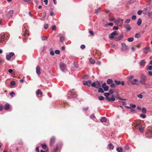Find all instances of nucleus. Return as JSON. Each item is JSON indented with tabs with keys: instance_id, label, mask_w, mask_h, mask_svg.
<instances>
[{
	"instance_id": "35",
	"label": "nucleus",
	"mask_w": 152,
	"mask_h": 152,
	"mask_svg": "<svg viewBox=\"0 0 152 152\" xmlns=\"http://www.w3.org/2000/svg\"><path fill=\"white\" fill-rule=\"evenodd\" d=\"M110 95L109 93H105L104 94V95L106 97V98H108V96Z\"/></svg>"
},
{
	"instance_id": "28",
	"label": "nucleus",
	"mask_w": 152,
	"mask_h": 152,
	"mask_svg": "<svg viewBox=\"0 0 152 152\" xmlns=\"http://www.w3.org/2000/svg\"><path fill=\"white\" fill-rule=\"evenodd\" d=\"M116 150L118 152H123V149L121 147H118L116 149Z\"/></svg>"
},
{
	"instance_id": "2",
	"label": "nucleus",
	"mask_w": 152,
	"mask_h": 152,
	"mask_svg": "<svg viewBox=\"0 0 152 152\" xmlns=\"http://www.w3.org/2000/svg\"><path fill=\"white\" fill-rule=\"evenodd\" d=\"M77 95L75 92L74 91H70L68 94V97H70L71 98L75 99L77 97Z\"/></svg>"
},
{
	"instance_id": "13",
	"label": "nucleus",
	"mask_w": 152,
	"mask_h": 152,
	"mask_svg": "<svg viewBox=\"0 0 152 152\" xmlns=\"http://www.w3.org/2000/svg\"><path fill=\"white\" fill-rule=\"evenodd\" d=\"M106 99L109 102L114 101L115 100L114 96L113 95H112L111 98H106Z\"/></svg>"
},
{
	"instance_id": "7",
	"label": "nucleus",
	"mask_w": 152,
	"mask_h": 152,
	"mask_svg": "<svg viewBox=\"0 0 152 152\" xmlns=\"http://www.w3.org/2000/svg\"><path fill=\"white\" fill-rule=\"evenodd\" d=\"M55 138L54 137H52L50 140V145L51 146H52L54 144L55 142Z\"/></svg>"
},
{
	"instance_id": "33",
	"label": "nucleus",
	"mask_w": 152,
	"mask_h": 152,
	"mask_svg": "<svg viewBox=\"0 0 152 152\" xmlns=\"http://www.w3.org/2000/svg\"><path fill=\"white\" fill-rule=\"evenodd\" d=\"M100 8H98L95 10V13L96 14H97L99 12H101Z\"/></svg>"
},
{
	"instance_id": "37",
	"label": "nucleus",
	"mask_w": 152,
	"mask_h": 152,
	"mask_svg": "<svg viewBox=\"0 0 152 152\" xmlns=\"http://www.w3.org/2000/svg\"><path fill=\"white\" fill-rule=\"evenodd\" d=\"M134 38L133 37H130L127 40L129 42H132L133 41Z\"/></svg>"
},
{
	"instance_id": "14",
	"label": "nucleus",
	"mask_w": 152,
	"mask_h": 152,
	"mask_svg": "<svg viewBox=\"0 0 152 152\" xmlns=\"http://www.w3.org/2000/svg\"><path fill=\"white\" fill-rule=\"evenodd\" d=\"M60 68L62 71H64L66 68V66L63 64H60Z\"/></svg>"
},
{
	"instance_id": "19",
	"label": "nucleus",
	"mask_w": 152,
	"mask_h": 152,
	"mask_svg": "<svg viewBox=\"0 0 152 152\" xmlns=\"http://www.w3.org/2000/svg\"><path fill=\"white\" fill-rule=\"evenodd\" d=\"M142 123L140 122H137L136 125V127L138 129L140 127L142 126Z\"/></svg>"
},
{
	"instance_id": "49",
	"label": "nucleus",
	"mask_w": 152,
	"mask_h": 152,
	"mask_svg": "<svg viewBox=\"0 0 152 152\" xmlns=\"http://www.w3.org/2000/svg\"><path fill=\"white\" fill-rule=\"evenodd\" d=\"M42 148L43 149H45L47 147V145L45 144H42Z\"/></svg>"
},
{
	"instance_id": "24",
	"label": "nucleus",
	"mask_w": 152,
	"mask_h": 152,
	"mask_svg": "<svg viewBox=\"0 0 152 152\" xmlns=\"http://www.w3.org/2000/svg\"><path fill=\"white\" fill-rule=\"evenodd\" d=\"M107 83L108 84H110L112 83H113V81L112 80L109 79L107 80Z\"/></svg>"
},
{
	"instance_id": "63",
	"label": "nucleus",
	"mask_w": 152,
	"mask_h": 152,
	"mask_svg": "<svg viewBox=\"0 0 152 152\" xmlns=\"http://www.w3.org/2000/svg\"><path fill=\"white\" fill-rule=\"evenodd\" d=\"M56 26H55V25H53L52 27V29L53 30H55L56 29Z\"/></svg>"
},
{
	"instance_id": "17",
	"label": "nucleus",
	"mask_w": 152,
	"mask_h": 152,
	"mask_svg": "<svg viewBox=\"0 0 152 152\" xmlns=\"http://www.w3.org/2000/svg\"><path fill=\"white\" fill-rule=\"evenodd\" d=\"M4 109L6 110H8L10 109V105L8 103H6L5 104Z\"/></svg>"
},
{
	"instance_id": "56",
	"label": "nucleus",
	"mask_w": 152,
	"mask_h": 152,
	"mask_svg": "<svg viewBox=\"0 0 152 152\" xmlns=\"http://www.w3.org/2000/svg\"><path fill=\"white\" fill-rule=\"evenodd\" d=\"M48 24H45L44 26V28L45 29H47L48 27Z\"/></svg>"
},
{
	"instance_id": "47",
	"label": "nucleus",
	"mask_w": 152,
	"mask_h": 152,
	"mask_svg": "<svg viewBox=\"0 0 152 152\" xmlns=\"http://www.w3.org/2000/svg\"><path fill=\"white\" fill-rule=\"evenodd\" d=\"M137 97L139 98L142 99L143 97V96L142 94H140L137 95Z\"/></svg>"
},
{
	"instance_id": "15",
	"label": "nucleus",
	"mask_w": 152,
	"mask_h": 152,
	"mask_svg": "<svg viewBox=\"0 0 152 152\" xmlns=\"http://www.w3.org/2000/svg\"><path fill=\"white\" fill-rule=\"evenodd\" d=\"M36 73L38 75H39L41 73V72L40 71V68L39 66L37 65L36 67Z\"/></svg>"
},
{
	"instance_id": "36",
	"label": "nucleus",
	"mask_w": 152,
	"mask_h": 152,
	"mask_svg": "<svg viewBox=\"0 0 152 152\" xmlns=\"http://www.w3.org/2000/svg\"><path fill=\"white\" fill-rule=\"evenodd\" d=\"M15 83L14 81H12L10 83V85L12 86H14L15 85Z\"/></svg>"
},
{
	"instance_id": "60",
	"label": "nucleus",
	"mask_w": 152,
	"mask_h": 152,
	"mask_svg": "<svg viewBox=\"0 0 152 152\" xmlns=\"http://www.w3.org/2000/svg\"><path fill=\"white\" fill-rule=\"evenodd\" d=\"M11 57L13 56L14 55V53L13 52L10 53L9 54Z\"/></svg>"
},
{
	"instance_id": "40",
	"label": "nucleus",
	"mask_w": 152,
	"mask_h": 152,
	"mask_svg": "<svg viewBox=\"0 0 152 152\" xmlns=\"http://www.w3.org/2000/svg\"><path fill=\"white\" fill-rule=\"evenodd\" d=\"M148 16L149 18H152V12H151L148 13Z\"/></svg>"
},
{
	"instance_id": "9",
	"label": "nucleus",
	"mask_w": 152,
	"mask_h": 152,
	"mask_svg": "<svg viewBox=\"0 0 152 152\" xmlns=\"http://www.w3.org/2000/svg\"><path fill=\"white\" fill-rule=\"evenodd\" d=\"M118 34L117 31H115L114 32L111 34L110 36H109V38L110 39L113 38L114 36L118 35Z\"/></svg>"
},
{
	"instance_id": "12",
	"label": "nucleus",
	"mask_w": 152,
	"mask_h": 152,
	"mask_svg": "<svg viewBox=\"0 0 152 152\" xmlns=\"http://www.w3.org/2000/svg\"><path fill=\"white\" fill-rule=\"evenodd\" d=\"M143 51L145 53H148L151 51L150 48L149 47L145 48L143 49Z\"/></svg>"
},
{
	"instance_id": "41",
	"label": "nucleus",
	"mask_w": 152,
	"mask_h": 152,
	"mask_svg": "<svg viewBox=\"0 0 152 152\" xmlns=\"http://www.w3.org/2000/svg\"><path fill=\"white\" fill-rule=\"evenodd\" d=\"M140 37V34L137 33L136 34L135 36V37L137 38H138Z\"/></svg>"
},
{
	"instance_id": "62",
	"label": "nucleus",
	"mask_w": 152,
	"mask_h": 152,
	"mask_svg": "<svg viewBox=\"0 0 152 152\" xmlns=\"http://www.w3.org/2000/svg\"><path fill=\"white\" fill-rule=\"evenodd\" d=\"M136 16L134 15L132 16V18L133 20H135L136 19Z\"/></svg>"
},
{
	"instance_id": "45",
	"label": "nucleus",
	"mask_w": 152,
	"mask_h": 152,
	"mask_svg": "<svg viewBox=\"0 0 152 152\" xmlns=\"http://www.w3.org/2000/svg\"><path fill=\"white\" fill-rule=\"evenodd\" d=\"M11 57L9 55L6 56V58L8 60H10V59Z\"/></svg>"
},
{
	"instance_id": "1",
	"label": "nucleus",
	"mask_w": 152,
	"mask_h": 152,
	"mask_svg": "<svg viewBox=\"0 0 152 152\" xmlns=\"http://www.w3.org/2000/svg\"><path fill=\"white\" fill-rule=\"evenodd\" d=\"M147 79L146 75L141 74L140 77V82L142 84L145 85Z\"/></svg>"
},
{
	"instance_id": "18",
	"label": "nucleus",
	"mask_w": 152,
	"mask_h": 152,
	"mask_svg": "<svg viewBox=\"0 0 152 152\" xmlns=\"http://www.w3.org/2000/svg\"><path fill=\"white\" fill-rule=\"evenodd\" d=\"M146 63V62L145 60H142L140 61L139 64L140 66H144Z\"/></svg>"
},
{
	"instance_id": "6",
	"label": "nucleus",
	"mask_w": 152,
	"mask_h": 152,
	"mask_svg": "<svg viewBox=\"0 0 152 152\" xmlns=\"http://www.w3.org/2000/svg\"><path fill=\"white\" fill-rule=\"evenodd\" d=\"M131 82L132 84L138 85L140 84L139 82L137 79H134L133 80L131 81Z\"/></svg>"
},
{
	"instance_id": "34",
	"label": "nucleus",
	"mask_w": 152,
	"mask_h": 152,
	"mask_svg": "<svg viewBox=\"0 0 152 152\" xmlns=\"http://www.w3.org/2000/svg\"><path fill=\"white\" fill-rule=\"evenodd\" d=\"M142 112L144 114H145L146 113V109L145 107H143L142 108Z\"/></svg>"
},
{
	"instance_id": "27",
	"label": "nucleus",
	"mask_w": 152,
	"mask_h": 152,
	"mask_svg": "<svg viewBox=\"0 0 152 152\" xmlns=\"http://www.w3.org/2000/svg\"><path fill=\"white\" fill-rule=\"evenodd\" d=\"M108 147L110 149H113L114 146L112 143H110L108 145Z\"/></svg>"
},
{
	"instance_id": "53",
	"label": "nucleus",
	"mask_w": 152,
	"mask_h": 152,
	"mask_svg": "<svg viewBox=\"0 0 152 152\" xmlns=\"http://www.w3.org/2000/svg\"><path fill=\"white\" fill-rule=\"evenodd\" d=\"M109 94H113L114 91L113 89H111L109 90Z\"/></svg>"
},
{
	"instance_id": "54",
	"label": "nucleus",
	"mask_w": 152,
	"mask_h": 152,
	"mask_svg": "<svg viewBox=\"0 0 152 152\" xmlns=\"http://www.w3.org/2000/svg\"><path fill=\"white\" fill-rule=\"evenodd\" d=\"M23 35H24V36L25 37H26L27 35H28V34L27 33V30H26L25 31V32L24 33V34Z\"/></svg>"
},
{
	"instance_id": "11",
	"label": "nucleus",
	"mask_w": 152,
	"mask_h": 152,
	"mask_svg": "<svg viewBox=\"0 0 152 152\" xmlns=\"http://www.w3.org/2000/svg\"><path fill=\"white\" fill-rule=\"evenodd\" d=\"M123 38V35L122 34L118 36L117 37H115L114 38V40L116 41H117L120 40Z\"/></svg>"
},
{
	"instance_id": "58",
	"label": "nucleus",
	"mask_w": 152,
	"mask_h": 152,
	"mask_svg": "<svg viewBox=\"0 0 152 152\" xmlns=\"http://www.w3.org/2000/svg\"><path fill=\"white\" fill-rule=\"evenodd\" d=\"M128 78L129 80H130L134 78V76L133 75L130 76Z\"/></svg>"
},
{
	"instance_id": "20",
	"label": "nucleus",
	"mask_w": 152,
	"mask_h": 152,
	"mask_svg": "<svg viewBox=\"0 0 152 152\" xmlns=\"http://www.w3.org/2000/svg\"><path fill=\"white\" fill-rule=\"evenodd\" d=\"M5 35L4 34L2 35L0 38V42H3L4 40Z\"/></svg>"
},
{
	"instance_id": "25",
	"label": "nucleus",
	"mask_w": 152,
	"mask_h": 152,
	"mask_svg": "<svg viewBox=\"0 0 152 152\" xmlns=\"http://www.w3.org/2000/svg\"><path fill=\"white\" fill-rule=\"evenodd\" d=\"M142 20L140 18H139L138 20V21L137 24L138 26H140L142 23Z\"/></svg>"
},
{
	"instance_id": "32",
	"label": "nucleus",
	"mask_w": 152,
	"mask_h": 152,
	"mask_svg": "<svg viewBox=\"0 0 152 152\" xmlns=\"http://www.w3.org/2000/svg\"><path fill=\"white\" fill-rule=\"evenodd\" d=\"M60 41L62 42H63L65 40V38L64 37H61L60 38Z\"/></svg>"
},
{
	"instance_id": "29",
	"label": "nucleus",
	"mask_w": 152,
	"mask_h": 152,
	"mask_svg": "<svg viewBox=\"0 0 152 152\" xmlns=\"http://www.w3.org/2000/svg\"><path fill=\"white\" fill-rule=\"evenodd\" d=\"M100 121L102 122H105L107 121V119L104 117H103L102 118Z\"/></svg>"
},
{
	"instance_id": "44",
	"label": "nucleus",
	"mask_w": 152,
	"mask_h": 152,
	"mask_svg": "<svg viewBox=\"0 0 152 152\" xmlns=\"http://www.w3.org/2000/svg\"><path fill=\"white\" fill-rule=\"evenodd\" d=\"M99 99L100 100H103L104 99V97L102 96H100L99 97Z\"/></svg>"
},
{
	"instance_id": "39",
	"label": "nucleus",
	"mask_w": 152,
	"mask_h": 152,
	"mask_svg": "<svg viewBox=\"0 0 152 152\" xmlns=\"http://www.w3.org/2000/svg\"><path fill=\"white\" fill-rule=\"evenodd\" d=\"M130 106L131 108H135L136 107V105L135 104H130Z\"/></svg>"
},
{
	"instance_id": "3",
	"label": "nucleus",
	"mask_w": 152,
	"mask_h": 152,
	"mask_svg": "<svg viewBox=\"0 0 152 152\" xmlns=\"http://www.w3.org/2000/svg\"><path fill=\"white\" fill-rule=\"evenodd\" d=\"M91 86L93 87L98 88L101 87V85L99 81H96L91 84Z\"/></svg>"
},
{
	"instance_id": "30",
	"label": "nucleus",
	"mask_w": 152,
	"mask_h": 152,
	"mask_svg": "<svg viewBox=\"0 0 152 152\" xmlns=\"http://www.w3.org/2000/svg\"><path fill=\"white\" fill-rule=\"evenodd\" d=\"M58 148H59V147L58 145H57L56 147L53 149L52 152H57L58 151Z\"/></svg>"
},
{
	"instance_id": "8",
	"label": "nucleus",
	"mask_w": 152,
	"mask_h": 152,
	"mask_svg": "<svg viewBox=\"0 0 152 152\" xmlns=\"http://www.w3.org/2000/svg\"><path fill=\"white\" fill-rule=\"evenodd\" d=\"M91 80H88V81H84L83 84L84 85H87L88 87H90L91 86Z\"/></svg>"
},
{
	"instance_id": "16",
	"label": "nucleus",
	"mask_w": 152,
	"mask_h": 152,
	"mask_svg": "<svg viewBox=\"0 0 152 152\" xmlns=\"http://www.w3.org/2000/svg\"><path fill=\"white\" fill-rule=\"evenodd\" d=\"M13 13V11L12 10H10L8 13V16L9 18H10L12 17V15Z\"/></svg>"
},
{
	"instance_id": "43",
	"label": "nucleus",
	"mask_w": 152,
	"mask_h": 152,
	"mask_svg": "<svg viewBox=\"0 0 152 152\" xmlns=\"http://www.w3.org/2000/svg\"><path fill=\"white\" fill-rule=\"evenodd\" d=\"M138 129H139V130L142 133L143 132V129L142 127V126L138 128Z\"/></svg>"
},
{
	"instance_id": "59",
	"label": "nucleus",
	"mask_w": 152,
	"mask_h": 152,
	"mask_svg": "<svg viewBox=\"0 0 152 152\" xmlns=\"http://www.w3.org/2000/svg\"><path fill=\"white\" fill-rule=\"evenodd\" d=\"M147 69L152 70V66H148V68Z\"/></svg>"
},
{
	"instance_id": "52",
	"label": "nucleus",
	"mask_w": 152,
	"mask_h": 152,
	"mask_svg": "<svg viewBox=\"0 0 152 152\" xmlns=\"http://www.w3.org/2000/svg\"><path fill=\"white\" fill-rule=\"evenodd\" d=\"M142 12V11L141 10H140L137 12V14L138 15H140Z\"/></svg>"
},
{
	"instance_id": "55",
	"label": "nucleus",
	"mask_w": 152,
	"mask_h": 152,
	"mask_svg": "<svg viewBox=\"0 0 152 152\" xmlns=\"http://www.w3.org/2000/svg\"><path fill=\"white\" fill-rule=\"evenodd\" d=\"M125 149L126 150H129V147L127 145H126L124 147Z\"/></svg>"
},
{
	"instance_id": "48",
	"label": "nucleus",
	"mask_w": 152,
	"mask_h": 152,
	"mask_svg": "<svg viewBox=\"0 0 152 152\" xmlns=\"http://www.w3.org/2000/svg\"><path fill=\"white\" fill-rule=\"evenodd\" d=\"M10 95L12 97H14L15 95V93L13 92H12L10 94Z\"/></svg>"
},
{
	"instance_id": "61",
	"label": "nucleus",
	"mask_w": 152,
	"mask_h": 152,
	"mask_svg": "<svg viewBox=\"0 0 152 152\" xmlns=\"http://www.w3.org/2000/svg\"><path fill=\"white\" fill-rule=\"evenodd\" d=\"M89 33L91 34V35L93 36L94 35V33L93 31H92L91 30H90Z\"/></svg>"
},
{
	"instance_id": "46",
	"label": "nucleus",
	"mask_w": 152,
	"mask_h": 152,
	"mask_svg": "<svg viewBox=\"0 0 152 152\" xmlns=\"http://www.w3.org/2000/svg\"><path fill=\"white\" fill-rule=\"evenodd\" d=\"M140 117L143 118H145L146 117V115H145L143 114H140Z\"/></svg>"
},
{
	"instance_id": "21",
	"label": "nucleus",
	"mask_w": 152,
	"mask_h": 152,
	"mask_svg": "<svg viewBox=\"0 0 152 152\" xmlns=\"http://www.w3.org/2000/svg\"><path fill=\"white\" fill-rule=\"evenodd\" d=\"M36 94L37 95L40 94L41 95V96H42V93L41 91L40 90L38 89L37 90V91L36 92Z\"/></svg>"
},
{
	"instance_id": "64",
	"label": "nucleus",
	"mask_w": 152,
	"mask_h": 152,
	"mask_svg": "<svg viewBox=\"0 0 152 152\" xmlns=\"http://www.w3.org/2000/svg\"><path fill=\"white\" fill-rule=\"evenodd\" d=\"M148 75L151 76H152V71H149L148 72Z\"/></svg>"
},
{
	"instance_id": "4",
	"label": "nucleus",
	"mask_w": 152,
	"mask_h": 152,
	"mask_svg": "<svg viewBox=\"0 0 152 152\" xmlns=\"http://www.w3.org/2000/svg\"><path fill=\"white\" fill-rule=\"evenodd\" d=\"M123 20L120 18H117L115 21V23L116 25L118 26H121L123 23Z\"/></svg>"
},
{
	"instance_id": "5",
	"label": "nucleus",
	"mask_w": 152,
	"mask_h": 152,
	"mask_svg": "<svg viewBox=\"0 0 152 152\" xmlns=\"http://www.w3.org/2000/svg\"><path fill=\"white\" fill-rule=\"evenodd\" d=\"M121 50L123 51L128 50L129 48L124 43H123L121 44Z\"/></svg>"
},
{
	"instance_id": "50",
	"label": "nucleus",
	"mask_w": 152,
	"mask_h": 152,
	"mask_svg": "<svg viewBox=\"0 0 152 152\" xmlns=\"http://www.w3.org/2000/svg\"><path fill=\"white\" fill-rule=\"evenodd\" d=\"M41 38L42 40H45L47 39V37H45L42 36Z\"/></svg>"
},
{
	"instance_id": "42",
	"label": "nucleus",
	"mask_w": 152,
	"mask_h": 152,
	"mask_svg": "<svg viewBox=\"0 0 152 152\" xmlns=\"http://www.w3.org/2000/svg\"><path fill=\"white\" fill-rule=\"evenodd\" d=\"M104 89L105 91H107L109 89V87L108 86H106L104 88Z\"/></svg>"
},
{
	"instance_id": "10",
	"label": "nucleus",
	"mask_w": 152,
	"mask_h": 152,
	"mask_svg": "<svg viewBox=\"0 0 152 152\" xmlns=\"http://www.w3.org/2000/svg\"><path fill=\"white\" fill-rule=\"evenodd\" d=\"M114 82L116 83V85H118L121 84V85L123 86L125 84L124 82L123 81H122L121 82L120 81L115 80H114Z\"/></svg>"
},
{
	"instance_id": "26",
	"label": "nucleus",
	"mask_w": 152,
	"mask_h": 152,
	"mask_svg": "<svg viewBox=\"0 0 152 152\" xmlns=\"http://www.w3.org/2000/svg\"><path fill=\"white\" fill-rule=\"evenodd\" d=\"M89 61L90 63L92 64H94L95 62V60L91 58H90Z\"/></svg>"
},
{
	"instance_id": "31",
	"label": "nucleus",
	"mask_w": 152,
	"mask_h": 152,
	"mask_svg": "<svg viewBox=\"0 0 152 152\" xmlns=\"http://www.w3.org/2000/svg\"><path fill=\"white\" fill-rule=\"evenodd\" d=\"M98 88V91L99 93L101 92V93H103L104 92V91L102 88L99 87Z\"/></svg>"
},
{
	"instance_id": "22",
	"label": "nucleus",
	"mask_w": 152,
	"mask_h": 152,
	"mask_svg": "<svg viewBox=\"0 0 152 152\" xmlns=\"http://www.w3.org/2000/svg\"><path fill=\"white\" fill-rule=\"evenodd\" d=\"M117 93V94L116 95V96H115V97L116 98H117L118 99H119L120 100H124V101L126 100V99H122L119 96V94Z\"/></svg>"
},
{
	"instance_id": "51",
	"label": "nucleus",
	"mask_w": 152,
	"mask_h": 152,
	"mask_svg": "<svg viewBox=\"0 0 152 152\" xmlns=\"http://www.w3.org/2000/svg\"><path fill=\"white\" fill-rule=\"evenodd\" d=\"M55 53L57 54H59L60 53V51L58 50H56L55 51Z\"/></svg>"
},
{
	"instance_id": "57",
	"label": "nucleus",
	"mask_w": 152,
	"mask_h": 152,
	"mask_svg": "<svg viewBox=\"0 0 152 152\" xmlns=\"http://www.w3.org/2000/svg\"><path fill=\"white\" fill-rule=\"evenodd\" d=\"M110 86L112 87V88H114L115 87V85L114 83H112L111 84H110Z\"/></svg>"
},
{
	"instance_id": "38",
	"label": "nucleus",
	"mask_w": 152,
	"mask_h": 152,
	"mask_svg": "<svg viewBox=\"0 0 152 152\" xmlns=\"http://www.w3.org/2000/svg\"><path fill=\"white\" fill-rule=\"evenodd\" d=\"M115 20H116L114 17L110 18V21H115Z\"/></svg>"
},
{
	"instance_id": "23",
	"label": "nucleus",
	"mask_w": 152,
	"mask_h": 152,
	"mask_svg": "<svg viewBox=\"0 0 152 152\" xmlns=\"http://www.w3.org/2000/svg\"><path fill=\"white\" fill-rule=\"evenodd\" d=\"M124 27L128 31H130L131 29V27L129 26L128 25L126 24L125 25Z\"/></svg>"
}]
</instances>
